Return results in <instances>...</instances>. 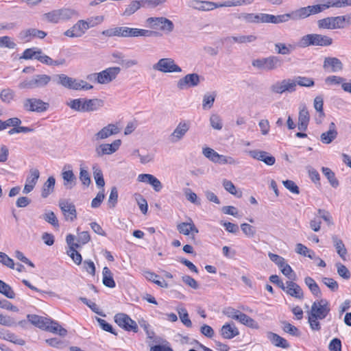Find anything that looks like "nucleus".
Masks as SVG:
<instances>
[{"label":"nucleus","instance_id":"f257e3e1","mask_svg":"<svg viewBox=\"0 0 351 351\" xmlns=\"http://www.w3.org/2000/svg\"><path fill=\"white\" fill-rule=\"evenodd\" d=\"M52 80V76L47 74H36L21 81L18 85L19 89H41L46 88Z\"/></svg>","mask_w":351,"mask_h":351},{"label":"nucleus","instance_id":"f03ea898","mask_svg":"<svg viewBox=\"0 0 351 351\" xmlns=\"http://www.w3.org/2000/svg\"><path fill=\"white\" fill-rule=\"evenodd\" d=\"M331 37L319 34H308L300 38L298 46L305 48L309 46L328 47L332 44Z\"/></svg>","mask_w":351,"mask_h":351},{"label":"nucleus","instance_id":"7ed1b4c3","mask_svg":"<svg viewBox=\"0 0 351 351\" xmlns=\"http://www.w3.org/2000/svg\"><path fill=\"white\" fill-rule=\"evenodd\" d=\"M282 63L283 62L280 57L270 56L267 58H261L253 60L252 65L254 68L261 71H271L281 67Z\"/></svg>","mask_w":351,"mask_h":351},{"label":"nucleus","instance_id":"20e7f679","mask_svg":"<svg viewBox=\"0 0 351 351\" xmlns=\"http://www.w3.org/2000/svg\"><path fill=\"white\" fill-rule=\"evenodd\" d=\"M121 71L118 66L109 67L99 73H92L88 75L87 79L95 80L97 83L106 84L114 80Z\"/></svg>","mask_w":351,"mask_h":351},{"label":"nucleus","instance_id":"39448f33","mask_svg":"<svg viewBox=\"0 0 351 351\" xmlns=\"http://www.w3.org/2000/svg\"><path fill=\"white\" fill-rule=\"evenodd\" d=\"M77 12L72 9L62 8L54 10L51 12L45 13L44 17L51 23H57L60 21H66L71 19Z\"/></svg>","mask_w":351,"mask_h":351},{"label":"nucleus","instance_id":"423d86ee","mask_svg":"<svg viewBox=\"0 0 351 351\" xmlns=\"http://www.w3.org/2000/svg\"><path fill=\"white\" fill-rule=\"evenodd\" d=\"M146 23L152 29H159L167 34L173 32L174 25L173 22L165 17H149L146 20Z\"/></svg>","mask_w":351,"mask_h":351},{"label":"nucleus","instance_id":"0eeeda50","mask_svg":"<svg viewBox=\"0 0 351 351\" xmlns=\"http://www.w3.org/2000/svg\"><path fill=\"white\" fill-rule=\"evenodd\" d=\"M330 8H342L341 0H320L319 4L304 7V9H305L307 17H308L311 15L320 13Z\"/></svg>","mask_w":351,"mask_h":351},{"label":"nucleus","instance_id":"6e6552de","mask_svg":"<svg viewBox=\"0 0 351 351\" xmlns=\"http://www.w3.org/2000/svg\"><path fill=\"white\" fill-rule=\"evenodd\" d=\"M153 69L162 73H180L182 69L176 64L173 59L165 58L160 59L153 65Z\"/></svg>","mask_w":351,"mask_h":351},{"label":"nucleus","instance_id":"1a4fd4ad","mask_svg":"<svg viewBox=\"0 0 351 351\" xmlns=\"http://www.w3.org/2000/svg\"><path fill=\"white\" fill-rule=\"evenodd\" d=\"M23 108L26 111L36 112H45L49 106V104L47 102L43 101L40 99L37 98H27L24 99Z\"/></svg>","mask_w":351,"mask_h":351},{"label":"nucleus","instance_id":"9d476101","mask_svg":"<svg viewBox=\"0 0 351 351\" xmlns=\"http://www.w3.org/2000/svg\"><path fill=\"white\" fill-rule=\"evenodd\" d=\"M306 18H307V14L305 9H304V7H302L293 10L290 13L275 16L276 19H274V24L286 23L290 19L293 21H298Z\"/></svg>","mask_w":351,"mask_h":351},{"label":"nucleus","instance_id":"9b49d317","mask_svg":"<svg viewBox=\"0 0 351 351\" xmlns=\"http://www.w3.org/2000/svg\"><path fill=\"white\" fill-rule=\"evenodd\" d=\"M330 311L328 302L325 300H321L313 302L309 315L314 318L323 319L326 317Z\"/></svg>","mask_w":351,"mask_h":351},{"label":"nucleus","instance_id":"f8f14e48","mask_svg":"<svg viewBox=\"0 0 351 351\" xmlns=\"http://www.w3.org/2000/svg\"><path fill=\"white\" fill-rule=\"evenodd\" d=\"M115 323L126 331H138V326L135 321L132 319L127 314L119 313L114 315Z\"/></svg>","mask_w":351,"mask_h":351},{"label":"nucleus","instance_id":"ddd939ff","mask_svg":"<svg viewBox=\"0 0 351 351\" xmlns=\"http://www.w3.org/2000/svg\"><path fill=\"white\" fill-rule=\"evenodd\" d=\"M296 90V83L291 79H285L281 82H276L270 86L273 93L282 94L285 92L293 93Z\"/></svg>","mask_w":351,"mask_h":351},{"label":"nucleus","instance_id":"4468645a","mask_svg":"<svg viewBox=\"0 0 351 351\" xmlns=\"http://www.w3.org/2000/svg\"><path fill=\"white\" fill-rule=\"evenodd\" d=\"M58 206L66 221H73L77 218L75 206L67 199H62L58 202Z\"/></svg>","mask_w":351,"mask_h":351},{"label":"nucleus","instance_id":"2eb2a0df","mask_svg":"<svg viewBox=\"0 0 351 351\" xmlns=\"http://www.w3.org/2000/svg\"><path fill=\"white\" fill-rule=\"evenodd\" d=\"M120 132L121 128L118 127L117 124L110 123L95 133L92 140L93 141L104 140L112 135L119 134Z\"/></svg>","mask_w":351,"mask_h":351},{"label":"nucleus","instance_id":"dca6fc26","mask_svg":"<svg viewBox=\"0 0 351 351\" xmlns=\"http://www.w3.org/2000/svg\"><path fill=\"white\" fill-rule=\"evenodd\" d=\"M121 145L120 139H117L112 143H103L95 148V153L98 157L112 154L119 149Z\"/></svg>","mask_w":351,"mask_h":351},{"label":"nucleus","instance_id":"f3484780","mask_svg":"<svg viewBox=\"0 0 351 351\" xmlns=\"http://www.w3.org/2000/svg\"><path fill=\"white\" fill-rule=\"evenodd\" d=\"M317 23L319 29H343V25H341V23L340 16H328L318 20Z\"/></svg>","mask_w":351,"mask_h":351},{"label":"nucleus","instance_id":"a211bd4d","mask_svg":"<svg viewBox=\"0 0 351 351\" xmlns=\"http://www.w3.org/2000/svg\"><path fill=\"white\" fill-rule=\"evenodd\" d=\"M322 66L323 69L328 73H339L343 69L342 62L336 57H326Z\"/></svg>","mask_w":351,"mask_h":351},{"label":"nucleus","instance_id":"6ab92c4d","mask_svg":"<svg viewBox=\"0 0 351 351\" xmlns=\"http://www.w3.org/2000/svg\"><path fill=\"white\" fill-rule=\"evenodd\" d=\"M52 80L56 84L70 90H75L77 83V79L63 73L53 75Z\"/></svg>","mask_w":351,"mask_h":351},{"label":"nucleus","instance_id":"aec40b11","mask_svg":"<svg viewBox=\"0 0 351 351\" xmlns=\"http://www.w3.org/2000/svg\"><path fill=\"white\" fill-rule=\"evenodd\" d=\"M61 176L63 179V185L66 189H71L76 184L77 178L74 175L71 166L66 165L64 166Z\"/></svg>","mask_w":351,"mask_h":351},{"label":"nucleus","instance_id":"412c9836","mask_svg":"<svg viewBox=\"0 0 351 351\" xmlns=\"http://www.w3.org/2000/svg\"><path fill=\"white\" fill-rule=\"evenodd\" d=\"M200 82V76L197 73H190L180 79L177 82V86L180 90L186 87L197 86Z\"/></svg>","mask_w":351,"mask_h":351},{"label":"nucleus","instance_id":"4be33fe9","mask_svg":"<svg viewBox=\"0 0 351 351\" xmlns=\"http://www.w3.org/2000/svg\"><path fill=\"white\" fill-rule=\"evenodd\" d=\"M188 5L193 9L204 12L219 8V3L208 1L191 0L189 2Z\"/></svg>","mask_w":351,"mask_h":351},{"label":"nucleus","instance_id":"5701e85b","mask_svg":"<svg viewBox=\"0 0 351 351\" xmlns=\"http://www.w3.org/2000/svg\"><path fill=\"white\" fill-rule=\"evenodd\" d=\"M40 177V172L37 169H32L29 175L27 177L23 193L27 194L30 193L36 184Z\"/></svg>","mask_w":351,"mask_h":351},{"label":"nucleus","instance_id":"b1692460","mask_svg":"<svg viewBox=\"0 0 351 351\" xmlns=\"http://www.w3.org/2000/svg\"><path fill=\"white\" fill-rule=\"evenodd\" d=\"M138 182H145L150 184L155 191L159 192L162 188L161 182L154 176L149 173H141L138 176Z\"/></svg>","mask_w":351,"mask_h":351},{"label":"nucleus","instance_id":"393cba45","mask_svg":"<svg viewBox=\"0 0 351 351\" xmlns=\"http://www.w3.org/2000/svg\"><path fill=\"white\" fill-rule=\"evenodd\" d=\"M125 33V38L138 36L152 37L158 36L160 35V33L156 31L143 29L138 28H131L128 27H126Z\"/></svg>","mask_w":351,"mask_h":351},{"label":"nucleus","instance_id":"a878e982","mask_svg":"<svg viewBox=\"0 0 351 351\" xmlns=\"http://www.w3.org/2000/svg\"><path fill=\"white\" fill-rule=\"evenodd\" d=\"M86 32V27L84 25V20L78 21L71 28L64 32V34L70 38H79Z\"/></svg>","mask_w":351,"mask_h":351},{"label":"nucleus","instance_id":"bb28decb","mask_svg":"<svg viewBox=\"0 0 351 351\" xmlns=\"http://www.w3.org/2000/svg\"><path fill=\"white\" fill-rule=\"evenodd\" d=\"M219 333L223 339H231L239 335V331L234 323H226L222 326Z\"/></svg>","mask_w":351,"mask_h":351},{"label":"nucleus","instance_id":"cd10ccee","mask_svg":"<svg viewBox=\"0 0 351 351\" xmlns=\"http://www.w3.org/2000/svg\"><path fill=\"white\" fill-rule=\"evenodd\" d=\"M28 322L34 326L46 330L47 327L50 322V318L39 316L34 314H29L27 315Z\"/></svg>","mask_w":351,"mask_h":351},{"label":"nucleus","instance_id":"c85d7f7f","mask_svg":"<svg viewBox=\"0 0 351 351\" xmlns=\"http://www.w3.org/2000/svg\"><path fill=\"white\" fill-rule=\"evenodd\" d=\"M104 106V101L100 99L84 98L83 112L97 111Z\"/></svg>","mask_w":351,"mask_h":351},{"label":"nucleus","instance_id":"c756f323","mask_svg":"<svg viewBox=\"0 0 351 351\" xmlns=\"http://www.w3.org/2000/svg\"><path fill=\"white\" fill-rule=\"evenodd\" d=\"M337 134L336 125L334 122H331L329 125L328 130L321 134L320 140L324 144H329L337 138Z\"/></svg>","mask_w":351,"mask_h":351},{"label":"nucleus","instance_id":"7c9ffc66","mask_svg":"<svg viewBox=\"0 0 351 351\" xmlns=\"http://www.w3.org/2000/svg\"><path fill=\"white\" fill-rule=\"evenodd\" d=\"M267 337L276 347L282 348H288L289 347V343L287 341L276 333L269 331L267 332Z\"/></svg>","mask_w":351,"mask_h":351},{"label":"nucleus","instance_id":"2f4dec72","mask_svg":"<svg viewBox=\"0 0 351 351\" xmlns=\"http://www.w3.org/2000/svg\"><path fill=\"white\" fill-rule=\"evenodd\" d=\"M257 37L255 35H238L234 36L226 37L224 40L228 42L237 43L239 44H246L256 41Z\"/></svg>","mask_w":351,"mask_h":351},{"label":"nucleus","instance_id":"473e14b6","mask_svg":"<svg viewBox=\"0 0 351 351\" xmlns=\"http://www.w3.org/2000/svg\"><path fill=\"white\" fill-rule=\"evenodd\" d=\"M310 120V116L307 108L304 106L300 109L298 116V129L301 131H305L307 129Z\"/></svg>","mask_w":351,"mask_h":351},{"label":"nucleus","instance_id":"72a5a7b5","mask_svg":"<svg viewBox=\"0 0 351 351\" xmlns=\"http://www.w3.org/2000/svg\"><path fill=\"white\" fill-rule=\"evenodd\" d=\"M189 129V127L186 123L182 122L180 123L171 134V141L172 142H177L180 141L185 135Z\"/></svg>","mask_w":351,"mask_h":351},{"label":"nucleus","instance_id":"f704fd0d","mask_svg":"<svg viewBox=\"0 0 351 351\" xmlns=\"http://www.w3.org/2000/svg\"><path fill=\"white\" fill-rule=\"evenodd\" d=\"M331 239L333 243V245L336 249L337 253L341 258L345 259V256L348 252L345 245L343 243V241L336 234L332 235Z\"/></svg>","mask_w":351,"mask_h":351},{"label":"nucleus","instance_id":"c9c22d12","mask_svg":"<svg viewBox=\"0 0 351 351\" xmlns=\"http://www.w3.org/2000/svg\"><path fill=\"white\" fill-rule=\"evenodd\" d=\"M46 331L58 334L62 337H65L67 335V330L62 328L56 321L51 319L47 327Z\"/></svg>","mask_w":351,"mask_h":351},{"label":"nucleus","instance_id":"e433bc0d","mask_svg":"<svg viewBox=\"0 0 351 351\" xmlns=\"http://www.w3.org/2000/svg\"><path fill=\"white\" fill-rule=\"evenodd\" d=\"M56 179L53 176H49L44 183L42 189L41 196L43 198L47 197L54 190Z\"/></svg>","mask_w":351,"mask_h":351},{"label":"nucleus","instance_id":"4c0bfd02","mask_svg":"<svg viewBox=\"0 0 351 351\" xmlns=\"http://www.w3.org/2000/svg\"><path fill=\"white\" fill-rule=\"evenodd\" d=\"M141 7L144 8V3H143V0H134L130 2V3L126 7L123 15L124 16H130L136 12L138 10H139Z\"/></svg>","mask_w":351,"mask_h":351},{"label":"nucleus","instance_id":"58836bf2","mask_svg":"<svg viewBox=\"0 0 351 351\" xmlns=\"http://www.w3.org/2000/svg\"><path fill=\"white\" fill-rule=\"evenodd\" d=\"M282 273L288 278L289 280H287L286 285H297L293 280L295 278V274L292 270L289 265L285 263L282 267H280Z\"/></svg>","mask_w":351,"mask_h":351},{"label":"nucleus","instance_id":"ea45409f","mask_svg":"<svg viewBox=\"0 0 351 351\" xmlns=\"http://www.w3.org/2000/svg\"><path fill=\"white\" fill-rule=\"evenodd\" d=\"M15 96V92L10 88H3L0 92V99L6 104H11L14 100Z\"/></svg>","mask_w":351,"mask_h":351},{"label":"nucleus","instance_id":"a19ab883","mask_svg":"<svg viewBox=\"0 0 351 351\" xmlns=\"http://www.w3.org/2000/svg\"><path fill=\"white\" fill-rule=\"evenodd\" d=\"M0 338L20 346H23L25 343V340L21 338H19L15 334L9 331L0 332Z\"/></svg>","mask_w":351,"mask_h":351},{"label":"nucleus","instance_id":"79ce46f5","mask_svg":"<svg viewBox=\"0 0 351 351\" xmlns=\"http://www.w3.org/2000/svg\"><path fill=\"white\" fill-rule=\"evenodd\" d=\"M237 320L252 328L257 329L259 327L258 323L255 320L242 312L239 313Z\"/></svg>","mask_w":351,"mask_h":351},{"label":"nucleus","instance_id":"37998d69","mask_svg":"<svg viewBox=\"0 0 351 351\" xmlns=\"http://www.w3.org/2000/svg\"><path fill=\"white\" fill-rule=\"evenodd\" d=\"M322 171L333 188H337L339 186V181L336 178L335 173L330 168L323 167Z\"/></svg>","mask_w":351,"mask_h":351},{"label":"nucleus","instance_id":"c03bdc74","mask_svg":"<svg viewBox=\"0 0 351 351\" xmlns=\"http://www.w3.org/2000/svg\"><path fill=\"white\" fill-rule=\"evenodd\" d=\"M45 221L53 226L54 228H59V223L57 217L53 211L45 212L42 217Z\"/></svg>","mask_w":351,"mask_h":351},{"label":"nucleus","instance_id":"a18cd8bd","mask_svg":"<svg viewBox=\"0 0 351 351\" xmlns=\"http://www.w3.org/2000/svg\"><path fill=\"white\" fill-rule=\"evenodd\" d=\"M254 0H229L219 3V8L240 6L252 3Z\"/></svg>","mask_w":351,"mask_h":351},{"label":"nucleus","instance_id":"49530a36","mask_svg":"<svg viewBox=\"0 0 351 351\" xmlns=\"http://www.w3.org/2000/svg\"><path fill=\"white\" fill-rule=\"evenodd\" d=\"M216 97V93H206L203 97L202 108L204 110L210 109L213 107Z\"/></svg>","mask_w":351,"mask_h":351},{"label":"nucleus","instance_id":"de8ad7c7","mask_svg":"<svg viewBox=\"0 0 351 351\" xmlns=\"http://www.w3.org/2000/svg\"><path fill=\"white\" fill-rule=\"evenodd\" d=\"M41 53V49L38 48H29L25 49L21 56L25 60H36V57Z\"/></svg>","mask_w":351,"mask_h":351},{"label":"nucleus","instance_id":"09e8293b","mask_svg":"<svg viewBox=\"0 0 351 351\" xmlns=\"http://www.w3.org/2000/svg\"><path fill=\"white\" fill-rule=\"evenodd\" d=\"M93 177L95 180L96 184L99 187H104L105 185V181L104 179L102 171L97 165L93 166Z\"/></svg>","mask_w":351,"mask_h":351},{"label":"nucleus","instance_id":"8fccbe9b","mask_svg":"<svg viewBox=\"0 0 351 351\" xmlns=\"http://www.w3.org/2000/svg\"><path fill=\"white\" fill-rule=\"evenodd\" d=\"M102 274L104 285H115L112 272L108 267H104Z\"/></svg>","mask_w":351,"mask_h":351},{"label":"nucleus","instance_id":"3c124183","mask_svg":"<svg viewBox=\"0 0 351 351\" xmlns=\"http://www.w3.org/2000/svg\"><path fill=\"white\" fill-rule=\"evenodd\" d=\"M134 199L138 204L141 211L143 214H146L148 210V205L147 200L143 197V196L139 193H135L134 195Z\"/></svg>","mask_w":351,"mask_h":351},{"label":"nucleus","instance_id":"603ef678","mask_svg":"<svg viewBox=\"0 0 351 351\" xmlns=\"http://www.w3.org/2000/svg\"><path fill=\"white\" fill-rule=\"evenodd\" d=\"M203 155L211 162L216 163L219 154L210 147H204L202 149Z\"/></svg>","mask_w":351,"mask_h":351},{"label":"nucleus","instance_id":"864d4df0","mask_svg":"<svg viewBox=\"0 0 351 351\" xmlns=\"http://www.w3.org/2000/svg\"><path fill=\"white\" fill-rule=\"evenodd\" d=\"M294 83H296V86L299 85L304 87H311L315 84V82L312 78L302 76H298L295 80H294Z\"/></svg>","mask_w":351,"mask_h":351},{"label":"nucleus","instance_id":"5fc2aeb1","mask_svg":"<svg viewBox=\"0 0 351 351\" xmlns=\"http://www.w3.org/2000/svg\"><path fill=\"white\" fill-rule=\"evenodd\" d=\"M284 291L296 298L302 297V291L300 287H280Z\"/></svg>","mask_w":351,"mask_h":351},{"label":"nucleus","instance_id":"6e6d98bb","mask_svg":"<svg viewBox=\"0 0 351 351\" xmlns=\"http://www.w3.org/2000/svg\"><path fill=\"white\" fill-rule=\"evenodd\" d=\"M84 98L74 99L66 103V105L72 110L77 112H83Z\"/></svg>","mask_w":351,"mask_h":351},{"label":"nucleus","instance_id":"4d7b16f0","mask_svg":"<svg viewBox=\"0 0 351 351\" xmlns=\"http://www.w3.org/2000/svg\"><path fill=\"white\" fill-rule=\"evenodd\" d=\"M178 313L182 323L188 328L192 327V322L189 317L187 311L182 308L178 310Z\"/></svg>","mask_w":351,"mask_h":351},{"label":"nucleus","instance_id":"13d9d810","mask_svg":"<svg viewBox=\"0 0 351 351\" xmlns=\"http://www.w3.org/2000/svg\"><path fill=\"white\" fill-rule=\"evenodd\" d=\"M223 186L224 189L227 191H228L230 193H231L238 197H241L242 196L241 191L238 192L236 189L235 186L231 181L224 180L223 181Z\"/></svg>","mask_w":351,"mask_h":351},{"label":"nucleus","instance_id":"bf43d9fd","mask_svg":"<svg viewBox=\"0 0 351 351\" xmlns=\"http://www.w3.org/2000/svg\"><path fill=\"white\" fill-rule=\"evenodd\" d=\"M346 79L337 75H330L325 78V83L327 85H340L345 83Z\"/></svg>","mask_w":351,"mask_h":351},{"label":"nucleus","instance_id":"052dcab7","mask_svg":"<svg viewBox=\"0 0 351 351\" xmlns=\"http://www.w3.org/2000/svg\"><path fill=\"white\" fill-rule=\"evenodd\" d=\"M283 330L285 332L289 333V335L295 337H299L300 335V332L299 329L295 326L291 324L289 322H284L283 323Z\"/></svg>","mask_w":351,"mask_h":351},{"label":"nucleus","instance_id":"680f3d73","mask_svg":"<svg viewBox=\"0 0 351 351\" xmlns=\"http://www.w3.org/2000/svg\"><path fill=\"white\" fill-rule=\"evenodd\" d=\"M16 46V43L10 37L8 36L0 37V47H6L8 49H13Z\"/></svg>","mask_w":351,"mask_h":351},{"label":"nucleus","instance_id":"e2e57ef3","mask_svg":"<svg viewBox=\"0 0 351 351\" xmlns=\"http://www.w3.org/2000/svg\"><path fill=\"white\" fill-rule=\"evenodd\" d=\"M210 123L211 127L217 130L222 129L223 123L221 118L217 114H212L210 117Z\"/></svg>","mask_w":351,"mask_h":351},{"label":"nucleus","instance_id":"0e129e2a","mask_svg":"<svg viewBox=\"0 0 351 351\" xmlns=\"http://www.w3.org/2000/svg\"><path fill=\"white\" fill-rule=\"evenodd\" d=\"M118 201V191L115 186L112 187L110 193L108 197V205L110 208H114Z\"/></svg>","mask_w":351,"mask_h":351},{"label":"nucleus","instance_id":"69168bd1","mask_svg":"<svg viewBox=\"0 0 351 351\" xmlns=\"http://www.w3.org/2000/svg\"><path fill=\"white\" fill-rule=\"evenodd\" d=\"M0 263L10 269H14V261L4 252H0Z\"/></svg>","mask_w":351,"mask_h":351},{"label":"nucleus","instance_id":"338daca9","mask_svg":"<svg viewBox=\"0 0 351 351\" xmlns=\"http://www.w3.org/2000/svg\"><path fill=\"white\" fill-rule=\"evenodd\" d=\"M216 163H219L221 165H236L238 164V161L231 156L219 154V157L217 158V161H216Z\"/></svg>","mask_w":351,"mask_h":351},{"label":"nucleus","instance_id":"774afa93","mask_svg":"<svg viewBox=\"0 0 351 351\" xmlns=\"http://www.w3.org/2000/svg\"><path fill=\"white\" fill-rule=\"evenodd\" d=\"M338 274L344 279H348L350 277V273L348 268L343 264L338 263L336 264Z\"/></svg>","mask_w":351,"mask_h":351}]
</instances>
